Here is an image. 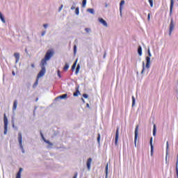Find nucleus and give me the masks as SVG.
I'll list each match as a JSON object with an SVG mask.
<instances>
[{
    "mask_svg": "<svg viewBox=\"0 0 178 178\" xmlns=\"http://www.w3.org/2000/svg\"><path fill=\"white\" fill-rule=\"evenodd\" d=\"M145 71V63L143 62V68L140 72V74H144V72Z\"/></svg>",
    "mask_w": 178,
    "mask_h": 178,
    "instance_id": "24",
    "label": "nucleus"
},
{
    "mask_svg": "<svg viewBox=\"0 0 178 178\" xmlns=\"http://www.w3.org/2000/svg\"><path fill=\"white\" fill-rule=\"evenodd\" d=\"M40 136H41L43 141H44V143H46V144H49V145L47 146V148H52V145H54V143H52L49 140L45 139V138L44 137V135L42 134V132H41V131H40Z\"/></svg>",
    "mask_w": 178,
    "mask_h": 178,
    "instance_id": "7",
    "label": "nucleus"
},
{
    "mask_svg": "<svg viewBox=\"0 0 178 178\" xmlns=\"http://www.w3.org/2000/svg\"><path fill=\"white\" fill-rule=\"evenodd\" d=\"M104 59H105V58H106V51L104 52V54L103 56Z\"/></svg>",
    "mask_w": 178,
    "mask_h": 178,
    "instance_id": "50",
    "label": "nucleus"
},
{
    "mask_svg": "<svg viewBox=\"0 0 178 178\" xmlns=\"http://www.w3.org/2000/svg\"><path fill=\"white\" fill-rule=\"evenodd\" d=\"M151 56H152V54L151 53H149L148 56H146L145 58V60H146L145 67L147 69H149V67H151Z\"/></svg>",
    "mask_w": 178,
    "mask_h": 178,
    "instance_id": "5",
    "label": "nucleus"
},
{
    "mask_svg": "<svg viewBox=\"0 0 178 178\" xmlns=\"http://www.w3.org/2000/svg\"><path fill=\"white\" fill-rule=\"evenodd\" d=\"M45 34H47V31H42L41 33L42 37H44V35H45Z\"/></svg>",
    "mask_w": 178,
    "mask_h": 178,
    "instance_id": "41",
    "label": "nucleus"
},
{
    "mask_svg": "<svg viewBox=\"0 0 178 178\" xmlns=\"http://www.w3.org/2000/svg\"><path fill=\"white\" fill-rule=\"evenodd\" d=\"M12 74H13V76H15L16 75V74L15 73V71L12 72Z\"/></svg>",
    "mask_w": 178,
    "mask_h": 178,
    "instance_id": "52",
    "label": "nucleus"
},
{
    "mask_svg": "<svg viewBox=\"0 0 178 178\" xmlns=\"http://www.w3.org/2000/svg\"><path fill=\"white\" fill-rule=\"evenodd\" d=\"M16 108H17V100H15L13 102V111H16Z\"/></svg>",
    "mask_w": 178,
    "mask_h": 178,
    "instance_id": "20",
    "label": "nucleus"
},
{
    "mask_svg": "<svg viewBox=\"0 0 178 178\" xmlns=\"http://www.w3.org/2000/svg\"><path fill=\"white\" fill-rule=\"evenodd\" d=\"M79 86H77L76 88V91L73 94L74 97H79V95H81V93H80V90H79Z\"/></svg>",
    "mask_w": 178,
    "mask_h": 178,
    "instance_id": "16",
    "label": "nucleus"
},
{
    "mask_svg": "<svg viewBox=\"0 0 178 178\" xmlns=\"http://www.w3.org/2000/svg\"><path fill=\"white\" fill-rule=\"evenodd\" d=\"M83 98H88V95L84 93V94L83 95Z\"/></svg>",
    "mask_w": 178,
    "mask_h": 178,
    "instance_id": "44",
    "label": "nucleus"
},
{
    "mask_svg": "<svg viewBox=\"0 0 178 178\" xmlns=\"http://www.w3.org/2000/svg\"><path fill=\"white\" fill-rule=\"evenodd\" d=\"M109 169V165L106 164V168H105V174L108 175V170Z\"/></svg>",
    "mask_w": 178,
    "mask_h": 178,
    "instance_id": "34",
    "label": "nucleus"
},
{
    "mask_svg": "<svg viewBox=\"0 0 178 178\" xmlns=\"http://www.w3.org/2000/svg\"><path fill=\"white\" fill-rule=\"evenodd\" d=\"M138 54L139 56H141L143 55V47H141V46L138 47Z\"/></svg>",
    "mask_w": 178,
    "mask_h": 178,
    "instance_id": "17",
    "label": "nucleus"
},
{
    "mask_svg": "<svg viewBox=\"0 0 178 178\" xmlns=\"http://www.w3.org/2000/svg\"><path fill=\"white\" fill-rule=\"evenodd\" d=\"M86 5H87V0L82 1V8H86Z\"/></svg>",
    "mask_w": 178,
    "mask_h": 178,
    "instance_id": "29",
    "label": "nucleus"
},
{
    "mask_svg": "<svg viewBox=\"0 0 178 178\" xmlns=\"http://www.w3.org/2000/svg\"><path fill=\"white\" fill-rule=\"evenodd\" d=\"M79 71H80V70H77L76 68L75 74H78Z\"/></svg>",
    "mask_w": 178,
    "mask_h": 178,
    "instance_id": "46",
    "label": "nucleus"
},
{
    "mask_svg": "<svg viewBox=\"0 0 178 178\" xmlns=\"http://www.w3.org/2000/svg\"><path fill=\"white\" fill-rule=\"evenodd\" d=\"M85 31H86V33H91V29H90V28H86V29H85Z\"/></svg>",
    "mask_w": 178,
    "mask_h": 178,
    "instance_id": "37",
    "label": "nucleus"
},
{
    "mask_svg": "<svg viewBox=\"0 0 178 178\" xmlns=\"http://www.w3.org/2000/svg\"><path fill=\"white\" fill-rule=\"evenodd\" d=\"M22 172H23V169L22 168H20L19 169V171L17 172V175H22Z\"/></svg>",
    "mask_w": 178,
    "mask_h": 178,
    "instance_id": "36",
    "label": "nucleus"
},
{
    "mask_svg": "<svg viewBox=\"0 0 178 178\" xmlns=\"http://www.w3.org/2000/svg\"><path fill=\"white\" fill-rule=\"evenodd\" d=\"M15 178H22V175H20V174H17Z\"/></svg>",
    "mask_w": 178,
    "mask_h": 178,
    "instance_id": "43",
    "label": "nucleus"
},
{
    "mask_svg": "<svg viewBox=\"0 0 178 178\" xmlns=\"http://www.w3.org/2000/svg\"><path fill=\"white\" fill-rule=\"evenodd\" d=\"M77 60H78V59L76 58V60L74 62V63H73V66H77Z\"/></svg>",
    "mask_w": 178,
    "mask_h": 178,
    "instance_id": "40",
    "label": "nucleus"
},
{
    "mask_svg": "<svg viewBox=\"0 0 178 178\" xmlns=\"http://www.w3.org/2000/svg\"><path fill=\"white\" fill-rule=\"evenodd\" d=\"M0 19L3 23H6V20H5V17H3L2 13H0Z\"/></svg>",
    "mask_w": 178,
    "mask_h": 178,
    "instance_id": "23",
    "label": "nucleus"
},
{
    "mask_svg": "<svg viewBox=\"0 0 178 178\" xmlns=\"http://www.w3.org/2000/svg\"><path fill=\"white\" fill-rule=\"evenodd\" d=\"M153 136L155 137L156 136V124L153 125Z\"/></svg>",
    "mask_w": 178,
    "mask_h": 178,
    "instance_id": "21",
    "label": "nucleus"
},
{
    "mask_svg": "<svg viewBox=\"0 0 178 178\" xmlns=\"http://www.w3.org/2000/svg\"><path fill=\"white\" fill-rule=\"evenodd\" d=\"M74 69H76V66H75V65H72L71 70H72V72H74Z\"/></svg>",
    "mask_w": 178,
    "mask_h": 178,
    "instance_id": "42",
    "label": "nucleus"
},
{
    "mask_svg": "<svg viewBox=\"0 0 178 178\" xmlns=\"http://www.w3.org/2000/svg\"><path fill=\"white\" fill-rule=\"evenodd\" d=\"M11 123H12V124H13V129H15L16 130H17V127H15V120H13V118H12Z\"/></svg>",
    "mask_w": 178,
    "mask_h": 178,
    "instance_id": "28",
    "label": "nucleus"
},
{
    "mask_svg": "<svg viewBox=\"0 0 178 178\" xmlns=\"http://www.w3.org/2000/svg\"><path fill=\"white\" fill-rule=\"evenodd\" d=\"M3 123H4L3 134L6 136V134H8V117H6V113L3 114Z\"/></svg>",
    "mask_w": 178,
    "mask_h": 178,
    "instance_id": "4",
    "label": "nucleus"
},
{
    "mask_svg": "<svg viewBox=\"0 0 178 178\" xmlns=\"http://www.w3.org/2000/svg\"><path fill=\"white\" fill-rule=\"evenodd\" d=\"M35 101L38 102V98H36Z\"/></svg>",
    "mask_w": 178,
    "mask_h": 178,
    "instance_id": "59",
    "label": "nucleus"
},
{
    "mask_svg": "<svg viewBox=\"0 0 178 178\" xmlns=\"http://www.w3.org/2000/svg\"><path fill=\"white\" fill-rule=\"evenodd\" d=\"M25 52L27 54V49H25Z\"/></svg>",
    "mask_w": 178,
    "mask_h": 178,
    "instance_id": "58",
    "label": "nucleus"
},
{
    "mask_svg": "<svg viewBox=\"0 0 178 178\" xmlns=\"http://www.w3.org/2000/svg\"><path fill=\"white\" fill-rule=\"evenodd\" d=\"M107 6H108V3H105V8H107Z\"/></svg>",
    "mask_w": 178,
    "mask_h": 178,
    "instance_id": "55",
    "label": "nucleus"
},
{
    "mask_svg": "<svg viewBox=\"0 0 178 178\" xmlns=\"http://www.w3.org/2000/svg\"><path fill=\"white\" fill-rule=\"evenodd\" d=\"M14 56L15 58V63H17L20 59V54L19 53H15Z\"/></svg>",
    "mask_w": 178,
    "mask_h": 178,
    "instance_id": "15",
    "label": "nucleus"
},
{
    "mask_svg": "<svg viewBox=\"0 0 178 178\" xmlns=\"http://www.w3.org/2000/svg\"><path fill=\"white\" fill-rule=\"evenodd\" d=\"M43 27H44L45 29H47V27H48V24H43Z\"/></svg>",
    "mask_w": 178,
    "mask_h": 178,
    "instance_id": "49",
    "label": "nucleus"
},
{
    "mask_svg": "<svg viewBox=\"0 0 178 178\" xmlns=\"http://www.w3.org/2000/svg\"><path fill=\"white\" fill-rule=\"evenodd\" d=\"M75 15H76V16H79V15H80V8L79 7H76L75 8Z\"/></svg>",
    "mask_w": 178,
    "mask_h": 178,
    "instance_id": "27",
    "label": "nucleus"
},
{
    "mask_svg": "<svg viewBox=\"0 0 178 178\" xmlns=\"http://www.w3.org/2000/svg\"><path fill=\"white\" fill-rule=\"evenodd\" d=\"M76 69L80 70V64H78V65H77Z\"/></svg>",
    "mask_w": 178,
    "mask_h": 178,
    "instance_id": "47",
    "label": "nucleus"
},
{
    "mask_svg": "<svg viewBox=\"0 0 178 178\" xmlns=\"http://www.w3.org/2000/svg\"><path fill=\"white\" fill-rule=\"evenodd\" d=\"M138 137V125H136L135 129V138H134V144L135 147L137 145V138Z\"/></svg>",
    "mask_w": 178,
    "mask_h": 178,
    "instance_id": "8",
    "label": "nucleus"
},
{
    "mask_svg": "<svg viewBox=\"0 0 178 178\" xmlns=\"http://www.w3.org/2000/svg\"><path fill=\"white\" fill-rule=\"evenodd\" d=\"M120 15L122 17V10H120Z\"/></svg>",
    "mask_w": 178,
    "mask_h": 178,
    "instance_id": "56",
    "label": "nucleus"
},
{
    "mask_svg": "<svg viewBox=\"0 0 178 178\" xmlns=\"http://www.w3.org/2000/svg\"><path fill=\"white\" fill-rule=\"evenodd\" d=\"M169 149V142L166 143V156H165V161H168V151Z\"/></svg>",
    "mask_w": 178,
    "mask_h": 178,
    "instance_id": "22",
    "label": "nucleus"
},
{
    "mask_svg": "<svg viewBox=\"0 0 178 178\" xmlns=\"http://www.w3.org/2000/svg\"><path fill=\"white\" fill-rule=\"evenodd\" d=\"M40 79L36 78V81H35V83L33 85V88H35L38 86V80Z\"/></svg>",
    "mask_w": 178,
    "mask_h": 178,
    "instance_id": "25",
    "label": "nucleus"
},
{
    "mask_svg": "<svg viewBox=\"0 0 178 178\" xmlns=\"http://www.w3.org/2000/svg\"><path fill=\"white\" fill-rule=\"evenodd\" d=\"M136 105V98L134 96H132V107Z\"/></svg>",
    "mask_w": 178,
    "mask_h": 178,
    "instance_id": "30",
    "label": "nucleus"
},
{
    "mask_svg": "<svg viewBox=\"0 0 178 178\" xmlns=\"http://www.w3.org/2000/svg\"><path fill=\"white\" fill-rule=\"evenodd\" d=\"M86 10L89 13H91V15H95V10H94V8H88Z\"/></svg>",
    "mask_w": 178,
    "mask_h": 178,
    "instance_id": "18",
    "label": "nucleus"
},
{
    "mask_svg": "<svg viewBox=\"0 0 178 178\" xmlns=\"http://www.w3.org/2000/svg\"><path fill=\"white\" fill-rule=\"evenodd\" d=\"M52 56H54V51L51 50H48L44 56V58L42 59L40 63L47 65V60H49Z\"/></svg>",
    "mask_w": 178,
    "mask_h": 178,
    "instance_id": "1",
    "label": "nucleus"
},
{
    "mask_svg": "<svg viewBox=\"0 0 178 178\" xmlns=\"http://www.w3.org/2000/svg\"><path fill=\"white\" fill-rule=\"evenodd\" d=\"M124 4V0H122L120 3V10H123V5Z\"/></svg>",
    "mask_w": 178,
    "mask_h": 178,
    "instance_id": "19",
    "label": "nucleus"
},
{
    "mask_svg": "<svg viewBox=\"0 0 178 178\" xmlns=\"http://www.w3.org/2000/svg\"><path fill=\"white\" fill-rule=\"evenodd\" d=\"M63 8V4H61L58 8V12H60V10H62Z\"/></svg>",
    "mask_w": 178,
    "mask_h": 178,
    "instance_id": "38",
    "label": "nucleus"
},
{
    "mask_svg": "<svg viewBox=\"0 0 178 178\" xmlns=\"http://www.w3.org/2000/svg\"><path fill=\"white\" fill-rule=\"evenodd\" d=\"M148 2L151 6V8H152L154 6V1L153 0H148Z\"/></svg>",
    "mask_w": 178,
    "mask_h": 178,
    "instance_id": "35",
    "label": "nucleus"
},
{
    "mask_svg": "<svg viewBox=\"0 0 178 178\" xmlns=\"http://www.w3.org/2000/svg\"><path fill=\"white\" fill-rule=\"evenodd\" d=\"M77 52V46L76 44L74 45V55H76Z\"/></svg>",
    "mask_w": 178,
    "mask_h": 178,
    "instance_id": "33",
    "label": "nucleus"
},
{
    "mask_svg": "<svg viewBox=\"0 0 178 178\" xmlns=\"http://www.w3.org/2000/svg\"><path fill=\"white\" fill-rule=\"evenodd\" d=\"M175 5V1L170 0V16H172V13L173 12V6Z\"/></svg>",
    "mask_w": 178,
    "mask_h": 178,
    "instance_id": "12",
    "label": "nucleus"
},
{
    "mask_svg": "<svg viewBox=\"0 0 178 178\" xmlns=\"http://www.w3.org/2000/svg\"><path fill=\"white\" fill-rule=\"evenodd\" d=\"M100 141H101V134H97V143H98L99 145L100 144Z\"/></svg>",
    "mask_w": 178,
    "mask_h": 178,
    "instance_id": "31",
    "label": "nucleus"
},
{
    "mask_svg": "<svg viewBox=\"0 0 178 178\" xmlns=\"http://www.w3.org/2000/svg\"><path fill=\"white\" fill-rule=\"evenodd\" d=\"M67 98V94H63L56 97L55 101H58V99H66Z\"/></svg>",
    "mask_w": 178,
    "mask_h": 178,
    "instance_id": "13",
    "label": "nucleus"
},
{
    "mask_svg": "<svg viewBox=\"0 0 178 178\" xmlns=\"http://www.w3.org/2000/svg\"><path fill=\"white\" fill-rule=\"evenodd\" d=\"M81 101L83 102V104H86V101L84 100V99L83 97L81 98Z\"/></svg>",
    "mask_w": 178,
    "mask_h": 178,
    "instance_id": "51",
    "label": "nucleus"
},
{
    "mask_svg": "<svg viewBox=\"0 0 178 178\" xmlns=\"http://www.w3.org/2000/svg\"><path fill=\"white\" fill-rule=\"evenodd\" d=\"M31 67L34 68L35 67V65H34V64H31Z\"/></svg>",
    "mask_w": 178,
    "mask_h": 178,
    "instance_id": "54",
    "label": "nucleus"
},
{
    "mask_svg": "<svg viewBox=\"0 0 178 178\" xmlns=\"http://www.w3.org/2000/svg\"><path fill=\"white\" fill-rule=\"evenodd\" d=\"M173 30H175V21L173 20V17H171L170 23L169 25V35H172Z\"/></svg>",
    "mask_w": 178,
    "mask_h": 178,
    "instance_id": "6",
    "label": "nucleus"
},
{
    "mask_svg": "<svg viewBox=\"0 0 178 178\" xmlns=\"http://www.w3.org/2000/svg\"><path fill=\"white\" fill-rule=\"evenodd\" d=\"M69 69V63H65V66L63 67L64 72H67V70Z\"/></svg>",
    "mask_w": 178,
    "mask_h": 178,
    "instance_id": "26",
    "label": "nucleus"
},
{
    "mask_svg": "<svg viewBox=\"0 0 178 178\" xmlns=\"http://www.w3.org/2000/svg\"><path fill=\"white\" fill-rule=\"evenodd\" d=\"M105 178H108V174L107 175L106 174Z\"/></svg>",
    "mask_w": 178,
    "mask_h": 178,
    "instance_id": "57",
    "label": "nucleus"
},
{
    "mask_svg": "<svg viewBox=\"0 0 178 178\" xmlns=\"http://www.w3.org/2000/svg\"><path fill=\"white\" fill-rule=\"evenodd\" d=\"M151 54V50L149 49V47L147 49V55Z\"/></svg>",
    "mask_w": 178,
    "mask_h": 178,
    "instance_id": "45",
    "label": "nucleus"
},
{
    "mask_svg": "<svg viewBox=\"0 0 178 178\" xmlns=\"http://www.w3.org/2000/svg\"><path fill=\"white\" fill-rule=\"evenodd\" d=\"M86 107L87 108H90V104L88 103V104H86Z\"/></svg>",
    "mask_w": 178,
    "mask_h": 178,
    "instance_id": "53",
    "label": "nucleus"
},
{
    "mask_svg": "<svg viewBox=\"0 0 178 178\" xmlns=\"http://www.w3.org/2000/svg\"><path fill=\"white\" fill-rule=\"evenodd\" d=\"M99 23L103 24V26H104V27H108V23L103 18H99Z\"/></svg>",
    "mask_w": 178,
    "mask_h": 178,
    "instance_id": "14",
    "label": "nucleus"
},
{
    "mask_svg": "<svg viewBox=\"0 0 178 178\" xmlns=\"http://www.w3.org/2000/svg\"><path fill=\"white\" fill-rule=\"evenodd\" d=\"M91 162H92V159H91V158L88 159L87 162H86V166H87L88 170H91Z\"/></svg>",
    "mask_w": 178,
    "mask_h": 178,
    "instance_id": "10",
    "label": "nucleus"
},
{
    "mask_svg": "<svg viewBox=\"0 0 178 178\" xmlns=\"http://www.w3.org/2000/svg\"><path fill=\"white\" fill-rule=\"evenodd\" d=\"M150 19H151V13H149L147 15V20H148V22H149Z\"/></svg>",
    "mask_w": 178,
    "mask_h": 178,
    "instance_id": "39",
    "label": "nucleus"
},
{
    "mask_svg": "<svg viewBox=\"0 0 178 178\" xmlns=\"http://www.w3.org/2000/svg\"><path fill=\"white\" fill-rule=\"evenodd\" d=\"M22 140L23 137L22 136V132H19L18 133V143L19 148L22 149V154H24V148L23 147Z\"/></svg>",
    "mask_w": 178,
    "mask_h": 178,
    "instance_id": "3",
    "label": "nucleus"
},
{
    "mask_svg": "<svg viewBox=\"0 0 178 178\" xmlns=\"http://www.w3.org/2000/svg\"><path fill=\"white\" fill-rule=\"evenodd\" d=\"M57 74H58V77H61L60 76V71L58 70L57 72Z\"/></svg>",
    "mask_w": 178,
    "mask_h": 178,
    "instance_id": "48",
    "label": "nucleus"
},
{
    "mask_svg": "<svg viewBox=\"0 0 178 178\" xmlns=\"http://www.w3.org/2000/svg\"><path fill=\"white\" fill-rule=\"evenodd\" d=\"M40 66L41 67V70L38 74V79L43 77V76H45V73H47V70L45 69V66H47V64H43L42 63H40Z\"/></svg>",
    "mask_w": 178,
    "mask_h": 178,
    "instance_id": "2",
    "label": "nucleus"
},
{
    "mask_svg": "<svg viewBox=\"0 0 178 178\" xmlns=\"http://www.w3.org/2000/svg\"><path fill=\"white\" fill-rule=\"evenodd\" d=\"M74 9H76V3L73 2L72 6L71 7V10H74Z\"/></svg>",
    "mask_w": 178,
    "mask_h": 178,
    "instance_id": "32",
    "label": "nucleus"
},
{
    "mask_svg": "<svg viewBox=\"0 0 178 178\" xmlns=\"http://www.w3.org/2000/svg\"><path fill=\"white\" fill-rule=\"evenodd\" d=\"M149 144H150V155L152 156L154 155V145H152V137L150 138L149 140Z\"/></svg>",
    "mask_w": 178,
    "mask_h": 178,
    "instance_id": "11",
    "label": "nucleus"
},
{
    "mask_svg": "<svg viewBox=\"0 0 178 178\" xmlns=\"http://www.w3.org/2000/svg\"><path fill=\"white\" fill-rule=\"evenodd\" d=\"M118 140H119V127H117V129L115 131V145H118Z\"/></svg>",
    "mask_w": 178,
    "mask_h": 178,
    "instance_id": "9",
    "label": "nucleus"
}]
</instances>
